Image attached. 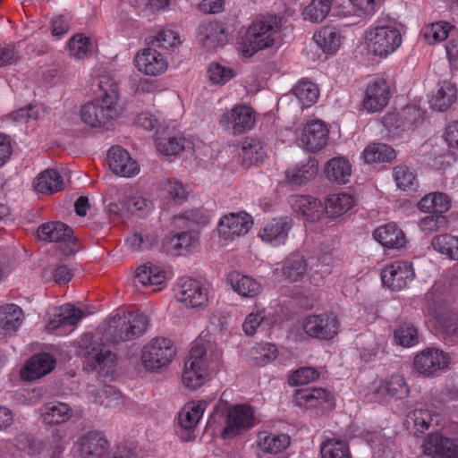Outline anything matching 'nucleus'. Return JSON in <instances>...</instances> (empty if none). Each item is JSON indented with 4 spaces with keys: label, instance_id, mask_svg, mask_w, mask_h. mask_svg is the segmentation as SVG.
<instances>
[{
    "label": "nucleus",
    "instance_id": "1",
    "mask_svg": "<svg viewBox=\"0 0 458 458\" xmlns=\"http://www.w3.org/2000/svg\"><path fill=\"white\" fill-rule=\"evenodd\" d=\"M284 17L275 13L258 15L249 25L241 44L244 57L274 47L280 38Z\"/></svg>",
    "mask_w": 458,
    "mask_h": 458
},
{
    "label": "nucleus",
    "instance_id": "2",
    "mask_svg": "<svg viewBox=\"0 0 458 458\" xmlns=\"http://www.w3.org/2000/svg\"><path fill=\"white\" fill-rule=\"evenodd\" d=\"M148 317L140 311L123 312L111 317L102 333V341L112 344L141 336L148 327Z\"/></svg>",
    "mask_w": 458,
    "mask_h": 458
},
{
    "label": "nucleus",
    "instance_id": "3",
    "mask_svg": "<svg viewBox=\"0 0 458 458\" xmlns=\"http://www.w3.org/2000/svg\"><path fill=\"white\" fill-rule=\"evenodd\" d=\"M101 341L92 335H85L80 342L78 352L91 369L109 373L116 365V356Z\"/></svg>",
    "mask_w": 458,
    "mask_h": 458
},
{
    "label": "nucleus",
    "instance_id": "4",
    "mask_svg": "<svg viewBox=\"0 0 458 458\" xmlns=\"http://www.w3.org/2000/svg\"><path fill=\"white\" fill-rule=\"evenodd\" d=\"M176 353L172 341L156 337L149 341L141 351V361L146 369L157 371L167 367Z\"/></svg>",
    "mask_w": 458,
    "mask_h": 458
},
{
    "label": "nucleus",
    "instance_id": "5",
    "mask_svg": "<svg viewBox=\"0 0 458 458\" xmlns=\"http://www.w3.org/2000/svg\"><path fill=\"white\" fill-rule=\"evenodd\" d=\"M340 320L330 311L319 314H310L303 318L301 327L304 333L320 341H330L339 333Z\"/></svg>",
    "mask_w": 458,
    "mask_h": 458
},
{
    "label": "nucleus",
    "instance_id": "6",
    "mask_svg": "<svg viewBox=\"0 0 458 458\" xmlns=\"http://www.w3.org/2000/svg\"><path fill=\"white\" fill-rule=\"evenodd\" d=\"M368 49L376 56L386 57L402 44L399 30L393 26H377L367 31Z\"/></svg>",
    "mask_w": 458,
    "mask_h": 458
},
{
    "label": "nucleus",
    "instance_id": "7",
    "mask_svg": "<svg viewBox=\"0 0 458 458\" xmlns=\"http://www.w3.org/2000/svg\"><path fill=\"white\" fill-rule=\"evenodd\" d=\"M205 354H207L206 348L200 343H195L190 351L182 377L183 385L190 389L195 390L206 381L208 369Z\"/></svg>",
    "mask_w": 458,
    "mask_h": 458
},
{
    "label": "nucleus",
    "instance_id": "8",
    "mask_svg": "<svg viewBox=\"0 0 458 458\" xmlns=\"http://www.w3.org/2000/svg\"><path fill=\"white\" fill-rule=\"evenodd\" d=\"M410 386L403 375L394 373L374 381L371 395L377 403L403 400L409 396Z\"/></svg>",
    "mask_w": 458,
    "mask_h": 458
},
{
    "label": "nucleus",
    "instance_id": "9",
    "mask_svg": "<svg viewBox=\"0 0 458 458\" xmlns=\"http://www.w3.org/2000/svg\"><path fill=\"white\" fill-rule=\"evenodd\" d=\"M259 420L254 414V409L249 404H236L231 407L226 414L225 427L221 436L224 439H230L249 430Z\"/></svg>",
    "mask_w": 458,
    "mask_h": 458
},
{
    "label": "nucleus",
    "instance_id": "10",
    "mask_svg": "<svg viewBox=\"0 0 458 458\" xmlns=\"http://www.w3.org/2000/svg\"><path fill=\"white\" fill-rule=\"evenodd\" d=\"M450 362L449 355L437 348H426L418 352L412 361V369L423 377H435L446 369Z\"/></svg>",
    "mask_w": 458,
    "mask_h": 458
},
{
    "label": "nucleus",
    "instance_id": "11",
    "mask_svg": "<svg viewBox=\"0 0 458 458\" xmlns=\"http://www.w3.org/2000/svg\"><path fill=\"white\" fill-rule=\"evenodd\" d=\"M256 115L254 110L245 105H235L226 110L219 119L221 127L233 135L242 134L254 127Z\"/></svg>",
    "mask_w": 458,
    "mask_h": 458
},
{
    "label": "nucleus",
    "instance_id": "12",
    "mask_svg": "<svg viewBox=\"0 0 458 458\" xmlns=\"http://www.w3.org/2000/svg\"><path fill=\"white\" fill-rule=\"evenodd\" d=\"M38 236L46 242H65L63 252L71 255L81 249L80 241L73 237V231L71 227L62 222H48L40 225L38 229Z\"/></svg>",
    "mask_w": 458,
    "mask_h": 458
},
{
    "label": "nucleus",
    "instance_id": "13",
    "mask_svg": "<svg viewBox=\"0 0 458 458\" xmlns=\"http://www.w3.org/2000/svg\"><path fill=\"white\" fill-rule=\"evenodd\" d=\"M118 116L115 105L95 100L83 105L81 108V121L92 128H104Z\"/></svg>",
    "mask_w": 458,
    "mask_h": 458
},
{
    "label": "nucleus",
    "instance_id": "14",
    "mask_svg": "<svg viewBox=\"0 0 458 458\" xmlns=\"http://www.w3.org/2000/svg\"><path fill=\"white\" fill-rule=\"evenodd\" d=\"M421 448L423 454L431 458H458V437L432 432L424 438Z\"/></svg>",
    "mask_w": 458,
    "mask_h": 458
},
{
    "label": "nucleus",
    "instance_id": "15",
    "mask_svg": "<svg viewBox=\"0 0 458 458\" xmlns=\"http://www.w3.org/2000/svg\"><path fill=\"white\" fill-rule=\"evenodd\" d=\"M294 405L305 409L333 408L335 405L334 394L322 387H310L296 390L293 395Z\"/></svg>",
    "mask_w": 458,
    "mask_h": 458
},
{
    "label": "nucleus",
    "instance_id": "16",
    "mask_svg": "<svg viewBox=\"0 0 458 458\" xmlns=\"http://www.w3.org/2000/svg\"><path fill=\"white\" fill-rule=\"evenodd\" d=\"M415 276L412 264L409 261L396 260L386 266L381 272L382 282L393 291L404 288Z\"/></svg>",
    "mask_w": 458,
    "mask_h": 458
},
{
    "label": "nucleus",
    "instance_id": "17",
    "mask_svg": "<svg viewBox=\"0 0 458 458\" xmlns=\"http://www.w3.org/2000/svg\"><path fill=\"white\" fill-rule=\"evenodd\" d=\"M390 97L391 90L387 81L376 78L366 87L362 106L368 112H379L387 106Z\"/></svg>",
    "mask_w": 458,
    "mask_h": 458
},
{
    "label": "nucleus",
    "instance_id": "18",
    "mask_svg": "<svg viewBox=\"0 0 458 458\" xmlns=\"http://www.w3.org/2000/svg\"><path fill=\"white\" fill-rule=\"evenodd\" d=\"M252 224V217L246 212L230 213L219 220L217 230L224 239L233 240L246 234Z\"/></svg>",
    "mask_w": 458,
    "mask_h": 458
},
{
    "label": "nucleus",
    "instance_id": "19",
    "mask_svg": "<svg viewBox=\"0 0 458 458\" xmlns=\"http://www.w3.org/2000/svg\"><path fill=\"white\" fill-rule=\"evenodd\" d=\"M207 407L205 401L187 403L178 415V423L182 428L181 438L191 441L195 438L193 430L198 425Z\"/></svg>",
    "mask_w": 458,
    "mask_h": 458
},
{
    "label": "nucleus",
    "instance_id": "20",
    "mask_svg": "<svg viewBox=\"0 0 458 458\" xmlns=\"http://www.w3.org/2000/svg\"><path fill=\"white\" fill-rule=\"evenodd\" d=\"M176 296L179 301L192 308L201 307L208 302V291L198 280L182 278L178 284Z\"/></svg>",
    "mask_w": 458,
    "mask_h": 458
},
{
    "label": "nucleus",
    "instance_id": "21",
    "mask_svg": "<svg viewBox=\"0 0 458 458\" xmlns=\"http://www.w3.org/2000/svg\"><path fill=\"white\" fill-rule=\"evenodd\" d=\"M137 69L148 76H157L164 73L168 67L166 58L163 54L152 47L144 48L134 58Z\"/></svg>",
    "mask_w": 458,
    "mask_h": 458
},
{
    "label": "nucleus",
    "instance_id": "22",
    "mask_svg": "<svg viewBox=\"0 0 458 458\" xmlns=\"http://www.w3.org/2000/svg\"><path fill=\"white\" fill-rule=\"evenodd\" d=\"M83 317L82 310L67 304L58 310V312L47 324V328L58 335L71 333Z\"/></svg>",
    "mask_w": 458,
    "mask_h": 458
},
{
    "label": "nucleus",
    "instance_id": "23",
    "mask_svg": "<svg viewBox=\"0 0 458 458\" xmlns=\"http://www.w3.org/2000/svg\"><path fill=\"white\" fill-rule=\"evenodd\" d=\"M328 134L329 130L325 123L313 120L304 126L301 142L308 151L315 153L327 146Z\"/></svg>",
    "mask_w": 458,
    "mask_h": 458
},
{
    "label": "nucleus",
    "instance_id": "24",
    "mask_svg": "<svg viewBox=\"0 0 458 458\" xmlns=\"http://www.w3.org/2000/svg\"><path fill=\"white\" fill-rule=\"evenodd\" d=\"M110 169L118 175L131 177L140 171L138 162L132 159L130 154L119 146L112 147L107 153Z\"/></svg>",
    "mask_w": 458,
    "mask_h": 458
},
{
    "label": "nucleus",
    "instance_id": "25",
    "mask_svg": "<svg viewBox=\"0 0 458 458\" xmlns=\"http://www.w3.org/2000/svg\"><path fill=\"white\" fill-rule=\"evenodd\" d=\"M198 38L208 51H216L227 42V34L224 26L217 21L202 22L198 29Z\"/></svg>",
    "mask_w": 458,
    "mask_h": 458
},
{
    "label": "nucleus",
    "instance_id": "26",
    "mask_svg": "<svg viewBox=\"0 0 458 458\" xmlns=\"http://www.w3.org/2000/svg\"><path fill=\"white\" fill-rule=\"evenodd\" d=\"M78 443L82 458H103L109 449L106 437L96 430L84 434Z\"/></svg>",
    "mask_w": 458,
    "mask_h": 458
},
{
    "label": "nucleus",
    "instance_id": "27",
    "mask_svg": "<svg viewBox=\"0 0 458 458\" xmlns=\"http://www.w3.org/2000/svg\"><path fill=\"white\" fill-rule=\"evenodd\" d=\"M289 202L293 210L306 217L308 221H318L325 215L324 204L312 196L293 195L291 196Z\"/></svg>",
    "mask_w": 458,
    "mask_h": 458
},
{
    "label": "nucleus",
    "instance_id": "28",
    "mask_svg": "<svg viewBox=\"0 0 458 458\" xmlns=\"http://www.w3.org/2000/svg\"><path fill=\"white\" fill-rule=\"evenodd\" d=\"M56 365L55 357L47 352H39L30 357L21 371L28 380H35L49 374Z\"/></svg>",
    "mask_w": 458,
    "mask_h": 458
},
{
    "label": "nucleus",
    "instance_id": "29",
    "mask_svg": "<svg viewBox=\"0 0 458 458\" xmlns=\"http://www.w3.org/2000/svg\"><path fill=\"white\" fill-rule=\"evenodd\" d=\"M166 273L160 267L146 264L136 269L134 284L136 287H153L152 292L160 290L165 285Z\"/></svg>",
    "mask_w": 458,
    "mask_h": 458
},
{
    "label": "nucleus",
    "instance_id": "30",
    "mask_svg": "<svg viewBox=\"0 0 458 458\" xmlns=\"http://www.w3.org/2000/svg\"><path fill=\"white\" fill-rule=\"evenodd\" d=\"M440 415L433 413L428 409H414L406 415L405 426L413 432L414 435L419 436L424 434L433 425H440Z\"/></svg>",
    "mask_w": 458,
    "mask_h": 458
},
{
    "label": "nucleus",
    "instance_id": "31",
    "mask_svg": "<svg viewBox=\"0 0 458 458\" xmlns=\"http://www.w3.org/2000/svg\"><path fill=\"white\" fill-rule=\"evenodd\" d=\"M373 237L383 247L388 249H401L406 244L404 233L394 223L377 227L373 231Z\"/></svg>",
    "mask_w": 458,
    "mask_h": 458
},
{
    "label": "nucleus",
    "instance_id": "32",
    "mask_svg": "<svg viewBox=\"0 0 458 458\" xmlns=\"http://www.w3.org/2000/svg\"><path fill=\"white\" fill-rule=\"evenodd\" d=\"M40 411L43 422L49 426L64 424L73 414V411L69 404L57 401L45 403Z\"/></svg>",
    "mask_w": 458,
    "mask_h": 458
},
{
    "label": "nucleus",
    "instance_id": "33",
    "mask_svg": "<svg viewBox=\"0 0 458 458\" xmlns=\"http://www.w3.org/2000/svg\"><path fill=\"white\" fill-rule=\"evenodd\" d=\"M291 227L290 218H274L259 232V236L264 242H271L275 245L283 244L288 236Z\"/></svg>",
    "mask_w": 458,
    "mask_h": 458
},
{
    "label": "nucleus",
    "instance_id": "34",
    "mask_svg": "<svg viewBox=\"0 0 458 458\" xmlns=\"http://www.w3.org/2000/svg\"><path fill=\"white\" fill-rule=\"evenodd\" d=\"M226 280L233 291L242 297L254 298L262 291L259 282L251 276L242 275L237 271L230 272L227 275Z\"/></svg>",
    "mask_w": 458,
    "mask_h": 458
},
{
    "label": "nucleus",
    "instance_id": "35",
    "mask_svg": "<svg viewBox=\"0 0 458 458\" xmlns=\"http://www.w3.org/2000/svg\"><path fill=\"white\" fill-rule=\"evenodd\" d=\"M155 141L157 150L165 156H176L185 149L186 144H190L184 137L165 130L157 131Z\"/></svg>",
    "mask_w": 458,
    "mask_h": 458
},
{
    "label": "nucleus",
    "instance_id": "36",
    "mask_svg": "<svg viewBox=\"0 0 458 458\" xmlns=\"http://www.w3.org/2000/svg\"><path fill=\"white\" fill-rule=\"evenodd\" d=\"M318 171V161L314 158H309L305 163L296 165L294 167L286 171V178L289 182L294 185H303L312 181Z\"/></svg>",
    "mask_w": 458,
    "mask_h": 458
},
{
    "label": "nucleus",
    "instance_id": "37",
    "mask_svg": "<svg viewBox=\"0 0 458 458\" xmlns=\"http://www.w3.org/2000/svg\"><path fill=\"white\" fill-rule=\"evenodd\" d=\"M457 88L455 83L450 81H443L439 83V89L429 100L431 108L438 111L447 110L457 99Z\"/></svg>",
    "mask_w": 458,
    "mask_h": 458
},
{
    "label": "nucleus",
    "instance_id": "38",
    "mask_svg": "<svg viewBox=\"0 0 458 458\" xmlns=\"http://www.w3.org/2000/svg\"><path fill=\"white\" fill-rule=\"evenodd\" d=\"M308 264L304 257L299 252L290 253L283 263V276L290 283L301 281L307 273Z\"/></svg>",
    "mask_w": 458,
    "mask_h": 458
},
{
    "label": "nucleus",
    "instance_id": "39",
    "mask_svg": "<svg viewBox=\"0 0 458 458\" xmlns=\"http://www.w3.org/2000/svg\"><path fill=\"white\" fill-rule=\"evenodd\" d=\"M324 171L329 181L345 184L350 181L352 165L345 157H333L327 161Z\"/></svg>",
    "mask_w": 458,
    "mask_h": 458
},
{
    "label": "nucleus",
    "instance_id": "40",
    "mask_svg": "<svg viewBox=\"0 0 458 458\" xmlns=\"http://www.w3.org/2000/svg\"><path fill=\"white\" fill-rule=\"evenodd\" d=\"M242 155L247 165H259L267 157L265 142L257 137H246L242 141Z\"/></svg>",
    "mask_w": 458,
    "mask_h": 458
},
{
    "label": "nucleus",
    "instance_id": "41",
    "mask_svg": "<svg viewBox=\"0 0 458 458\" xmlns=\"http://www.w3.org/2000/svg\"><path fill=\"white\" fill-rule=\"evenodd\" d=\"M37 191L44 194H53L64 189V182L58 172L47 169L41 172L34 183Z\"/></svg>",
    "mask_w": 458,
    "mask_h": 458
},
{
    "label": "nucleus",
    "instance_id": "42",
    "mask_svg": "<svg viewBox=\"0 0 458 458\" xmlns=\"http://www.w3.org/2000/svg\"><path fill=\"white\" fill-rule=\"evenodd\" d=\"M259 447L267 454H278L290 445V437L287 435H276L266 431L258 434Z\"/></svg>",
    "mask_w": 458,
    "mask_h": 458
},
{
    "label": "nucleus",
    "instance_id": "43",
    "mask_svg": "<svg viewBox=\"0 0 458 458\" xmlns=\"http://www.w3.org/2000/svg\"><path fill=\"white\" fill-rule=\"evenodd\" d=\"M354 199L350 194L337 193L329 195L324 204L325 214L331 217L342 216L350 210Z\"/></svg>",
    "mask_w": 458,
    "mask_h": 458
},
{
    "label": "nucleus",
    "instance_id": "44",
    "mask_svg": "<svg viewBox=\"0 0 458 458\" xmlns=\"http://www.w3.org/2000/svg\"><path fill=\"white\" fill-rule=\"evenodd\" d=\"M23 311L15 304L0 307V327L6 332H15L23 321Z\"/></svg>",
    "mask_w": 458,
    "mask_h": 458
},
{
    "label": "nucleus",
    "instance_id": "45",
    "mask_svg": "<svg viewBox=\"0 0 458 458\" xmlns=\"http://www.w3.org/2000/svg\"><path fill=\"white\" fill-rule=\"evenodd\" d=\"M454 30H456V28L451 23L438 21L425 26L421 33L428 44H436L448 38V37L451 38Z\"/></svg>",
    "mask_w": 458,
    "mask_h": 458
},
{
    "label": "nucleus",
    "instance_id": "46",
    "mask_svg": "<svg viewBox=\"0 0 458 458\" xmlns=\"http://www.w3.org/2000/svg\"><path fill=\"white\" fill-rule=\"evenodd\" d=\"M314 40L324 52L335 53L341 45V35L335 28L326 26L314 34Z\"/></svg>",
    "mask_w": 458,
    "mask_h": 458
},
{
    "label": "nucleus",
    "instance_id": "47",
    "mask_svg": "<svg viewBox=\"0 0 458 458\" xmlns=\"http://www.w3.org/2000/svg\"><path fill=\"white\" fill-rule=\"evenodd\" d=\"M394 149L387 144L374 143L368 146L363 151L365 162L369 164L390 162L395 158Z\"/></svg>",
    "mask_w": 458,
    "mask_h": 458
},
{
    "label": "nucleus",
    "instance_id": "48",
    "mask_svg": "<svg viewBox=\"0 0 458 458\" xmlns=\"http://www.w3.org/2000/svg\"><path fill=\"white\" fill-rule=\"evenodd\" d=\"M302 106L309 107L313 105L319 97L318 86L310 81H300L292 89Z\"/></svg>",
    "mask_w": 458,
    "mask_h": 458
},
{
    "label": "nucleus",
    "instance_id": "49",
    "mask_svg": "<svg viewBox=\"0 0 458 458\" xmlns=\"http://www.w3.org/2000/svg\"><path fill=\"white\" fill-rule=\"evenodd\" d=\"M334 0H311L304 8L302 15L311 22H321L328 15Z\"/></svg>",
    "mask_w": 458,
    "mask_h": 458
},
{
    "label": "nucleus",
    "instance_id": "50",
    "mask_svg": "<svg viewBox=\"0 0 458 458\" xmlns=\"http://www.w3.org/2000/svg\"><path fill=\"white\" fill-rule=\"evenodd\" d=\"M99 95L97 98L102 102L117 106L119 98V84L110 75H101L98 80Z\"/></svg>",
    "mask_w": 458,
    "mask_h": 458
},
{
    "label": "nucleus",
    "instance_id": "51",
    "mask_svg": "<svg viewBox=\"0 0 458 458\" xmlns=\"http://www.w3.org/2000/svg\"><path fill=\"white\" fill-rule=\"evenodd\" d=\"M433 248L452 259H458V237L448 233L439 234L432 239Z\"/></svg>",
    "mask_w": 458,
    "mask_h": 458
},
{
    "label": "nucleus",
    "instance_id": "52",
    "mask_svg": "<svg viewBox=\"0 0 458 458\" xmlns=\"http://www.w3.org/2000/svg\"><path fill=\"white\" fill-rule=\"evenodd\" d=\"M198 240L199 236L197 233L182 232L167 240L168 251H171L174 255H181L183 250H187L193 246Z\"/></svg>",
    "mask_w": 458,
    "mask_h": 458
},
{
    "label": "nucleus",
    "instance_id": "53",
    "mask_svg": "<svg viewBox=\"0 0 458 458\" xmlns=\"http://www.w3.org/2000/svg\"><path fill=\"white\" fill-rule=\"evenodd\" d=\"M394 339L401 346H413L419 342L418 330L411 322H401L394 331Z\"/></svg>",
    "mask_w": 458,
    "mask_h": 458
},
{
    "label": "nucleus",
    "instance_id": "54",
    "mask_svg": "<svg viewBox=\"0 0 458 458\" xmlns=\"http://www.w3.org/2000/svg\"><path fill=\"white\" fill-rule=\"evenodd\" d=\"M393 176L397 187L403 191H413L418 184L416 175L406 165L400 164L394 167Z\"/></svg>",
    "mask_w": 458,
    "mask_h": 458
},
{
    "label": "nucleus",
    "instance_id": "55",
    "mask_svg": "<svg viewBox=\"0 0 458 458\" xmlns=\"http://www.w3.org/2000/svg\"><path fill=\"white\" fill-rule=\"evenodd\" d=\"M273 318L267 312L265 309H257L255 311L250 313L243 324L242 329L247 335H253L257 332L258 327L263 324H271Z\"/></svg>",
    "mask_w": 458,
    "mask_h": 458
},
{
    "label": "nucleus",
    "instance_id": "56",
    "mask_svg": "<svg viewBox=\"0 0 458 458\" xmlns=\"http://www.w3.org/2000/svg\"><path fill=\"white\" fill-rule=\"evenodd\" d=\"M320 452L322 458H352L348 445L340 440H327Z\"/></svg>",
    "mask_w": 458,
    "mask_h": 458
},
{
    "label": "nucleus",
    "instance_id": "57",
    "mask_svg": "<svg viewBox=\"0 0 458 458\" xmlns=\"http://www.w3.org/2000/svg\"><path fill=\"white\" fill-rule=\"evenodd\" d=\"M426 112L417 106H405L398 116L404 130H412L425 120Z\"/></svg>",
    "mask_w": 458,
    "mask_h": 458
},
{
    "label": "nucleus",
    "instance_id": "58",
    "mask_svg": "<svg viewBox=\"0 0 458 458\" xmlns=\"http://www.w3.org/2000/svg\"><path fill=\"white\" fill-rule=\"evenodd\" d=\"M419 226L425 233H433L437 231H445L449 227V221L444 215L434 213L433 215L423 217Z\"/></svg>",
    "mask_w": 458,
    "mask_h": 458
},
{
    "label": "nucleus",
    "instance_id": "59",
    "mask_svg": "<svg viewBox=\"0 0 458 458\" xmlns=\"http://www.w3.org/2000/svg\"><path fill=\"white\" fill-rule=\"evenodd\" d=\"M148 44L153 47L169 49L181 44L179 35L172 30H162L153 37Z\"/></svg>",
    "mask_w": 458,
    "mask_h": 458
},
{
    "label": "nucleus",
    "instance_id": "60",
    "mask_svg": "<svg viewBox=\"0 0 458 458\" xmlns=\"http://www.w3.org/2000/svg\"><path fill=\"white\" fill-rule=\"evenodd\" d=\"M69 49L72 56L83 59L91 54V40L82 34H77L70 39Z\"/></svg>",
    "mask_w": 458,
    "mask_h": 458
},
{
    "label": "nucleus",
    "instance_id": "61",
    "mask_svg": "<svg viewBox=\"0 0 458 458\" xmlns=\"http://www.w3.org/2000/svg\"><path fill=\"white\" fill-rule=\"evenodd\" d=\"M165 198L175 204H182L188 199V192L180 181L167 179L163 184Z\"/></svg>",
    "mask_w": 458,
    "mask_h": 458
},
{
    "label": "nucleus",
    "instance_id": "62",
    "mask_svg": "<svg viewBox=\"0 0 458 458\" xmlns=\"http://www.w3.org/2000/svg\"><path fill=\"white\" fill-rule=\"evenodd\" d=\"M126 242L134 250H148L157 242V234L155 231L135 233Z\"/></svg>",
    "mask_w": 458,
    "mask_h": 458
},
{
    "label": "nucleus",
    "instance_id": "63",
    "mask_svg": "<svg viewBox=\"0 0 458 458\" xmlns=\"http://www.w3.org/2000/svg\"><path fill=\"white\" fill-rule=\"evenodd\" d=\"M319 377L318 371L312 367H302L294 370L288 377L290 386H301L315 381Z\"/></svg>",
    "mask_w": 458,
    "mask_h": 458
},
{
    "label": "nucleus",
    "instance_id": "64",
    "mask_svg": "<svg viewBox=\"0 0 458 458\" xmlns=\"http://www.w3.org/2000/svg\"><path fill=\"white\" fill-rule=\"evenodd\" d=\"M426 303L428 310L434 316H438L447 309L448 300L442 293L433 291L427 293Z\"/></svg>",
    "mask_w": 458,
    "mask_h": 458
}]
</instances>
